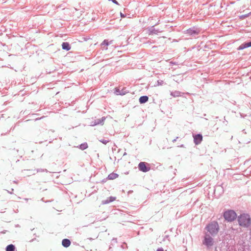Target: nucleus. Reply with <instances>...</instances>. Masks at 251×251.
<instances>
[{
    "label": "nucleus",
    "instance_id": "423d86ee",
    "mask_svg": "<svg viewBox=\"0 0 251 251\" xmlns=\"http://www.w3.org/2000/svg\"><path fill=\"white\" fill-rule=\"evenodd\" d=\"M139 170L143 172L146 173L150 171V168L146 166V163L144 162H141L138 165Z\"/></svg>",
    "mask_w": 251,
    "mask_h": 251
},
{
    "label": "nucleus",
    "instance_id": "b1692460",
    "mask_svg": "<svg viewBox=\"0 0 251 251\" xmlns=\"http://www.w3.org/2000/svg\"><path fill=\"white\" fill-rule=\"evenodd\" d=\"M156 251H164V250L162 248H159Z\"/></svg>",
    "mask_w": 251,
    "mask_h": 251
},
{
    "label": "nucleus",
    "instance_id": "f3484780",
    "mask_svg": "<svg viewBox=\"0 0 251 251\" xmlns=\"http://www.w3.org/2000/svg\"><path fill=\"white\" fill-rule=\"evenodd\" d=\"M181 92L178 91H175L174 92H171V95L174 98L178 97L180 96Z\"/></svg>",
    "mask_w": 251,
    "mask_h": 251
},
{
    "label": "nucleus",
    "instance_id": "9b49d317",
    "mask_svg": "<svg viewBox=\"0 0 251 251\" xmlns=\"http://www.w3.org/2000/svg\"><path fill=\"white\" fill-rule=\"evenodd\" d=\"M115 200H116L115 197L111 196V197L108 198L106 200L102 201V204H108L110 202H112V201H114Z\"/></svg>",
    "mask_w": 251,
    "mask_h": 251
},
{
    "label": "nucleus",
    "instance_id": "aec40b11",
    "mask_svg": "<svg viewBox=\"0 0 251 251\" xmlns=\"http://www.w3.org/2000/svg\"><path fill=\"white\" fill-rule=\"evenodd\" d=\"M150 31L151 34H157L158 32V31L154 28L153 26L151 28Z\"/></svg>",
    "mask_w": 251,
    "mask_h": 251
},
{
    "label": "nucleus",
    "instance_id": "5701e85b",
    "mask_svg": "<svg viewBox=\"0 0 251 251\" xmlns=\"http://www.w3.org/2000/svg\"><path fill=\"white\" fill-rule=\"evenodd\" d=\"M44 171V170L40 169H38L37 170V172H42V171Z\"/></svg>",
    "mask_w": 251,
    "mask_h": 251
},
{
    "label": "nucleus",
    "instance_id": "dca6fc26",
    "mask_svg": "<svg viewBox=\"0 0 251 251\" xmlns=\"http://www.w3.org/2000/svg\"><path fill=\"white\" fill-rule=\"evenodd\" d=\"M6 251H15V247L13 244L8 245L5 249Z\"/></svg>",
    "mask_w": 251,
    "mask_h": 251
},
{
    "label": "nucleus",
    "instance_id": "2eb2a0df",
    "mask_svg": "<svg viewBox=\"0 0 251 251\" xmlns=\"http://www.w3.org/2000/svg\"><path fill=\"white\" fill-rule=\"evenodd\" d=\"M118 174L114 173H112L108 175L107 178L108 179L113 180V179H114L116 178L117 177H118Z\"/></svg>",
    "mask_w": 251,
    "mask_h": 251
},
{
    "label": "nucleus",
    "instance_id": "4468645a",
    "mask_svg": "<svg viewBox=\"0 0 251 251\" xmlns=\"http://www.w3.org/2000/svg\"><path fill=\"white\" fill-rule=\"evenodd\" d=\"M62 47L63 50L67 51L71 49L70 45L68 42H63L62 44Z\"/></svg>",
    "mask_w": 251,
    "mask_h": 251
},
{
    "label": "nucleus",
    "instance_id": "bb28decb",
    "mask_svg": "<svg viewBox=\"0 0 251 251\" xmlns=\"http://www.w3.org/2000/svg\"><path fill=\"white\" fill-rule=\"evenodd\" d=\"M177 138H178V137H177L176 139H174V140H173V142H175L176 141V139H177Z\"/></svg>",
    "mask_w": 251,
    "mask_h": 251
},
{
    "label": "nucleus",
    "instance_id": "7ed1b4c3",
    "mask_svg": "<svg viewBox=\"0 0 251 251\" xmlns=\"http://www.w3.org/2000/svg\"><path fill=\"white\" fill-rule=\"evenodd\" d=\"M224 217L227 222H232L236 218L237 215L233 210H228L224 213Z\"/></svg>",
    "mask_w": 251,
    "mask_h": 251
},
{
    "label": "nucleus",
    "instance_id": "f03ea898",
    "mask_svg": "<svg viewBox=\"0 0 251 251\" xmlns=\"http://www.w3.org/2000/svg\"><path fill=\"white\" fill-rule=\"evenodd\" d=\"M239 225L244 227H248L251 226V219L249 215L242 214L238 218Z\"/></svg>",
    "mask_w": 251,
    "mask_h": 251
},
{
    "label": "nucleus",
    "instance_id": "7c9ffc66",
    "mask_svg": "<svg viewBox=\"0 0 251 251\" xmlns=\"http://www.w3.org/2000/svg\"><path fill=\"white\" fill-rule=\"evenodd\" d=\"M13 190H14V189L12 188V189H11V191H12L11 192L13 191Z\"/></svg>",
    "mask_w": 251,
    "mask_h": 251
},
{
    "label": "nucleus",
    "instance_id": "393cba45",
    "mask_svg": "<svg viewBox=\"0 0 251 251\" xmlns=\"http://www.w3.org/2000/svg\"><path fill=\"white\" fill-rule=\"evenodd\" d=\"M120 15L122 17H123V18L125 17V16L124 15V14H123L122 13H121Z\"/></svg>",
    "mask_w": 251,
    "mask_h": 251
},
{
    "label": "nucleus",
    "instance_id": "f8f14e48",
    "mask_svg": "<svg viewBox=\"0 0 251 251\" xmlns=\"http://www.w3.org/2000/svg\"><path fill=\"white\" fill-rule=\"evenodd\" d=\"M62 245L63 247L67 248L71 245V241L68 239H64L62 241Z\"/></svg>",
    "mask_w": 251,
    "mask_h": 251
},
{
    "label": "nucleus",
    "instance_id": "a211bd4d",
    "mask_svg": "<svg viewBox=\"0 0 251 251\" xmlns=\"http://www.w3.org/2000/svg\"><path fill=\"white\" fill-rule=\"evenodd\" d=\"M78 148H79V149H81V150H84L88 148L87 143H82L78 146Z\"/></svg>",
    "mask_w": 251,
    "mask_h": 251
},
{
    "label": "nucleus",
    "instance_id": "0eeeda50",
    "mask_svg": "<svg viewBox=\"0 0 251 251\" xmlns=\"http://www.w3.org/2000/svg\"><path fill=\"white\" fill-rule=\"evenodd\" d=\"M105 120V117H102L101 119L95 120L90 123V126H94L99 124L102 125L104 123Z\"/></svg>",
    "mask_w": 251,
    "mask_h": 251
},
{
    "label": "nucleus",
    "instance_id": "2f4dec72",
    "mask_svg": "<svg viewBox=\"0 0 251 251\" xmlns=\"http://www.w3.org/2000/svg\"><path fill=\"white\" fill-rule=\"evenodd\" d=\"M215 251H217V249H215Z\"/></svg>",
    "mask_w": 251,
    "mask_h": 251
},
{
    "label": "nucleus",
    "instance_id": "c756f323",
    "mask_svg": "<svg viewBox=\"0 0 251 251\" xmlns=\"http://www.w3.org/2000/svg\"><path fill=\"white\" fill-rule=\"evenodd\" d=\"M25 201H28V199H25Z\"/></svg>",
    "mask_w": 251,
    "mask_h": 251
},
{
    "label": "nucleus",
    "instance_id": "cd10ccee",
    "mask_svg": "<svg viewBox=\"0 0 251 251\" xmlns=\"http://www.w3.org/2000/svg\"><path fill=\"white\" fill-rule=\"evenodd\" d=\"M6 191H7L8 193H10L11 194L13 193V192H11V191H8V190H6Z\"/></svg>",
    "mask_w": 251,
    "mask_h": 251
},
{
    "label": "nucleus",
    "instance_id": "20e7f679",
    "mask_svg": "<svg viewBox=\"0 0 251 251\" xmlns=\"http://www.w3.org/2000/svg\"><path fill=\"white\" fill-rule=\"evenodd\" d=\"M213 239L211 236L208 233H206L204 240L203 241V244L206 246L208 248L212 246L213 244Z\"/></svg>",
    "mask_w": 251,
    "mask_h": 251
},
{
    "label": "nucleus",
    "instance_id": "6ab92c4d",
    "mask_svg": "<svg viewBox=\"0 0 251 251\" xmlns=\"http://www.w3.org/2000/svg\"><path fill=\"white\" fill-rule=\"evenodd\" d=\"M127 93V91H124V92H121L120 89L116 88L115 90V93L116 95H124Z\"/></svg>",
    "mask_w": 251,
    "mask_h": 251
},
{
    "label": "nucleus",
    "instance_id": "412c9836",
    "mask_svg": "<svg viewBox=\"0 0 251 251\" xmlns=\"http://www.w3.org/2000/svg\"><path fill=\"white\" fill-rule=\"evenodd\" d=\"M100 141L103 143V144H106L109 141L108 140H105V139H101V140H100Z\"/></svg>",
    "mask_w": 251,
    "mask_h": 251
},
{
    "label": "nucleus",
    "instance_id": "ddd939ff",
    "mask_svg": "<svg viewBox=\"0 0 251 251\" xmlns=\"http://www.w3.org/2000/svg\"><path fill=\"white\" fill-rule=\"evenodd\" d=\"M149 100V98L147 96H141L139 100V102L141 104L145 103Z\"/></svg>",
    "mask_w": 251,
    "mask_h": 251
},
{
    "label": "nucleus",
    "instance_id": "c85d7f7f",
    "mask_svg": "<svg viewBox=\"0 0 251 251\" xmlns=\"http://www.w3.org/2000/svg\"><path fill=\"white\" fill-rule=\"evenodd\" d=\"M244 16V17H247V15H244V16Z\"/></svg>",
    "mask_w": 251,
    "mask_h": 251
},
{
    "label": "nucleus",
    "instance_id": "6e6552de",
    "mask_svg": "<svg viewBox=\"0 0 251 251\" xmlns=\"http://www.w3.org/2000/svg\"><path fill=\"white\" fill-rule=\"evenodd\" d=\"M202 140V136L201 134H198L194 136V142L196 145H199Z\"/></svg>",
    "mask_w": 251,
    "mask_h": 251
},
{
    "label": "nucleus",
    "instance_id": "4be33fe9",
    "mask_svg": "<svg viewBox=\"0 0 251 251\" xmlns=\"http://www.w3.org/2000/svg\"><path fill=\"white\" fill-rule=\"evenodd\" d=\"M223 123L225 125H227V121L226 120L225 118L224 119V121H223Z\"/></svg>",
    "mask_w": 251,
    "mask_h": 251
},
{
    "label": "nucleus",
    "instance_id": "a878e982",
    "mask_svg": "<svg viewBox=\"0 0 251 251\" xmlns=\"http://www.w3.org/2000/svg\"><path fill=\"white\" fill-rule=\"evenodd\" d=\"M124 91H126L125 88L123 89L122 90H121V92H124Z\"/></svg>",
    "mask_w": 251,
    "mask_h": 251
},
{
    "label": "nucleus",
    "instance_id": "9d476101",
    "mask_svg": "<svg viewBox=\"0 0 251 251\" xmlns=\"http://www.w3.org/2000/svg\"><path fill=\"white\" fill-rule=\"evenodd\" d=\"M112 42V41H110V42H108L107 40H104L102 43L101 44V48L103 49L104 50H107V46L111 44Z\"/></svg>",
    "mask_w": 251,
    "mask_h": 251
},
{
    "label": "nucleus",
    "instance_id": "f257e3e1",
    "mask_svg": "<svg viewBox=\"0 0 251 251\" xmlns=\"http://www.w3.org/2000/svg\"><path fill=\"white\" fill-rule=\"evenodd\" d=\"M205 229L207 230L208 234L211 236H216L219 230V226L218 223L216 221H213L208 224Z\"/></svg>",
    "mask_w": 251,
    "mask_h": 251
},
{
    "label": "nucleus",
    "instance_id": "1a4fd4ad",
    "mask_svg": "<svg viewBox=\"0 0 251 251\" xmlns=\"http://www.w3.org/2000/svg\"><path fill=\"white\" fill-rule=\"evenodd\" d=\"M251 47V41L249 42L244 43L241 44L238 48V50H243L244 49Z\"/></svg>",
    "mask_w": 251,
    "mask_h": 251
},
{
    "label": "nucleus",
    "instance_id": "39448f33",
    "mask_svg": "<svg viewBox=\"0 0 251 251\" xmlns=\"http://www.w3.org/2000/svg\"><path fill=\"white\" fill-rule=\"evenodd\" d=\"M200 30L199 29L194 27L193 28H190L184 31L185 33L188 34L189 35L192 36L193 37H195L196 35H197L200 33Z\"/></svg>",
    "mask_w": 251,
    "mask_h": 251
}]
</instances>
